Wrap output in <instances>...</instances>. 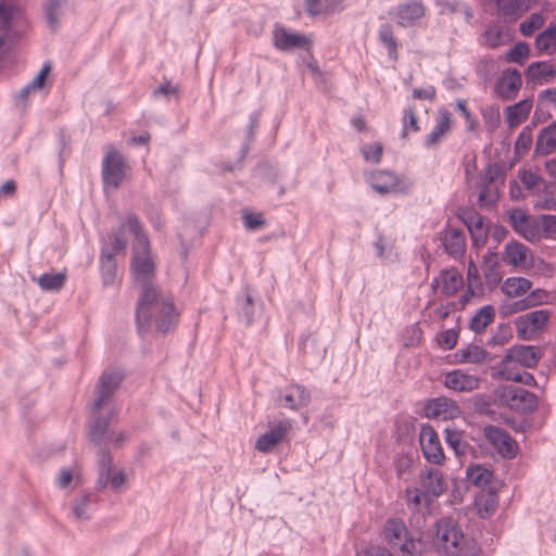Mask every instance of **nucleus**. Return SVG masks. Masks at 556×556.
Masks as SVG:
<instances>
[{"label":"nucleus","instance_id":"nucleus-44","mask_svg":"<svg viewBox=\"0 0 556 556\" xmlns=\"http://www.w3.org/2000/svg\"><path fill=\"white\" fill-rule=\"evenodd\" d=\"M459 363H481L486 358V352L478 345H468L455 354Z\"/></svg>","mask_w":556,"mask_h":556},{"label":"nucleus","instance_id":"nucleus-31","mask_svg":"<svg viewBox=\"0 0 556 556\" xmlns=\"http://www.w3.org/2000/svg\"><path fill=\"white\" fill-rule=\"evenodd\" d=\"M114 417H116V413L111 412L106 417L99 415L92 420L89 429V438L96 445H101L106 441L108 427Z\"/></svg>","mask_w":556,"mask_h":556},{"label":"nucleus","instance_id":"nucleus-40","mask_svg":"<svg viewBox=\"0 0 556 556\" xmlns=\"http://www.w3.org/2000/svg\"><path fill=\"white\" fill-rule=\"evenodd\" d=\"M66 0H48L45 4V13L49 27L52 30L58 29L60 20L63 15V8Z\"/></svg>","mask_w":556,"mask_h":556},{"label":"nucleus","instance_id":"nucleus-23","mask_svg":"<svg viewBox=\"0 0 556 556\" xmlns=\"http://www.w3.org/2000/svg\"><path fill=\"white\" fill-rule=\"evenodd\" d=\"M528 84L547 83L556 76V66L549 61H538L528 65L525 72Z\"/></svg>","mask_w":556,"mask_h":556},{"label":"nucleus","instance_id":"nucleus-42","mask_svg":"<svg viewBox=\"0 0 556 556\" xmlns=\"http://www.w3.org/2000/svg\"><path fill=\"white\" fill-rule=\"evenodd\" d=\"M492 477V471L482 466L469 467L467 469L468 481L482 490H486L488 485L491 483Z\"/></svg>","mask_w":556,"mask_h":556},{"label":"nucleus","instance_id":"nucleus-29","mask_svg":"<svg viewBox=\"0 0 556 556\" xmlns=\"http://www.w3.org/2000/svg\"><path fill=\"white\" fill-rule=\"evenodd\" d=\"M498 504L497 493L491 490H481L475 498V505L481 518L492 516Z\"/></svg>","mask_w":556,"mask_h":556},{"label":"nucleus","instance_id":"nucleus-19","mask_svg":"<svg viewBox=\"0 0 556 556\" xmlns=\"http://www.w3.org/2000/svg\"><path fill=\"white\" fill-rule=\"evenodd\" d=\"M480 381L478 376L455 369L445 375L444 384L446 388L457 392H471L479 388Z\"/></svg>","mask_w":556,"mask_h":556},{"label":"nucleus","instance_id":"nucleus-10","mask_svg":"<svg viewBox=\"0 0 556 556\" xmlns=\"http://www.w3.org/2000/svg\"><path fill=\"white\" fill-rule=\"evenodd\" d=\"M292 420L285 418L270 426L268 431L260 435L255 442V450L261 453L271 452L279 443L283 442L292 430Z\"/></svg>","mask_w":556,"mask_h":556},{"label":"nucleus","instance_id":"nucleus-36","mask_svg":"<svg viewBox=\"0 0 556 556\" xmlns=\"http://www.w3.org/2000/svg\"><path fill=\"white\" fill-rule=\"evenodd\" d=\"M532 287L529 279L523 277H509L502 285V291L511 298L527 293Z\"/></svg>","mask_w":556,"mask_h":556},{"label":"nucleus","instance_id":"nucleus-62","mask_svg":"<svg viewBox=\"0 0 556 556\" xmlns=\"http://www.w3.org/2000/svg\"><path fill=\"white\" fill-rule=\"evenodd\" d=\"M453 308H454V304L453 303H447L445 305L441 304L440 306L435 307L432 311L430 316L433 319L444 320V319H446L450 316V313L453 311Z\"/></svg>","mask_w":556,"mask_h":556},{"label":"nucleus","instance_id":"nucleus-15","mask_svg":"<svg viewBox=\"0 0 556 556\" xmlns=\"http://www.w3.org/2000/svg\"><path fill=\"white\" fill-rule=\"evenodd\" d=\"M498 15L506 23H515L530 9L539 4L540 0H493Z\"/></svg>","mask_w":556,"mask_h":556},{"label":"nucleus","instance_id":"nucleus-43","mask_svg":"<svg viewBox=\"0 0 556 556\" xmlns=\"http://www.w3.org/2000/svg\"><path fill=\"white\" fill-rule=\"evenodd\" d=\"M379 40L387 47L388 55L391 60H397V41L393 35L392 26L382 24L378 30Z\"/></svg>","mask_w":556,"mask_h":556},{"label":"nucleus","instance_id":"nucleus-27","mask_svg":"<svg viewBox=\"0 0 556 556\" xmlns=\"http://www.w3.org/2000/svg\"><path fill=\"white\" fill-rule=\"evenodd\" d=\"M404 500L407 508L413 513H420L428 509L433 498L422 489L410 486L406 488Z\"/></svg>","mask_w":556,"mask_h":556},{"label":"nucleus","instance_id":"nucleus-53","mask_svg":"<svg viewBox=\"0 0 556 556\" xmlns=\"http://www.w3.org/2000/svg\"><path fill=\"white\" fill-rule=\"evenodd\" d=\"M523 316L526 317L528 323L531 324L535 331L542 330L545 327L549 317L548 312L545 309L533 311L528 314H525Z\"/></svg>","mask_w":556,"mask_h":556},{"label":"nucleus","instance_id":"nucleus-3","mask_svg":"<svg viewBox=\"0 0 556 556\" xmlns=\"http://www.w3.org/2000/svg\"><path fill=\"white\" fill-rule=\"evenodd\" d=\"M126 224L121 223L119 227L108 236V242L101 248L100 273L104 286H113L117 281V263L115 256L125 253L127 240L125 238Z\"/></svg>","mask_w":556,"mask_h":556},{"label":"nucleus","instance_id":"nucleus-6","mask_svg":"<svg viewBox=\"0 0 556 556\" xmlns=\"http://www.w3.org/2000/svg\"><path fill=\"white\" fill-rule=\"evenodd\" d=\"M504 180V172L496 163L489 164L480 175L476 187L479 189L478 205L492 208L500 199L497 180Z\"/></svg>","mask_w":556,"mask_h":556},{"label":"nucleus","instance_id":"nucleus-35","mask_svg":"<svg viewBox=\"0 0 556 556\" xmlns=\"http://www.w3.org/2000/svg\"><path fill=\"white\" fill-rule=\"evenodd\" d=\"M112 462L111 453L106 448H101L98 462L99 477L96 483L98 490H103L108 486L109 473L113 470Z\"/></svg>","mask_w":556,"mask_h":556},{"label":"nucleus","instance_id":"nucleus-64","mask_svg":"<svg viewBox=\"0 0 556 556\" xmlns=\"http://www.w3.org/2000/svg\"><path fill=\"white\" fill-rule=\"evenodd\" d=\"M542 228L547 235L556 233V216L555 215H542Z\"/></svg>","mask_w":556,"mask_h":556},{"label":"nucleus","instance_id":"nucleus-8","mask_svg":"<svg viewBox=\"0 0 556 556\" xmlns=\"http://www.w3.org/2000/svg\"><path fill=\"white\" fill-rule=\"evenodd\" d=\"M126 162L124 155L111 149L102 161V181L104 186L117 189L126 177Z\"/></svg>","mask_w":556,"mask_h":556},{"label":"nucleus","instance_id":"nucleus-61","mask_svg":"<svg viewBox=\"0 0 556 556\" xmlns=\"http://www.w3.org/2000/svg\"><path fill=\"white\" fill-rule=\"evenodd\" d=\"M506 379L510 381L521 382L523 384H534L535 379L533 375L528 371L517 372V374H506Z\"/></svg>","mask_w":556,"mask_h":556},{"label":"nucleus","instance_id":"nucleus-54","mask_svg":"<svg viewBox=\"0 0 556 556\" xmlns=\"http://www.w3.org/2000/svg\"><path fill=\"white\" fill-rule=\"evenodd\" d=\"M458 341V331L455 329H447L442 331L438 337V343L444 350H452L456 346Z\"/></svg>","mask_w":556,"mask_h":556},{"label":"nucleus","instance_id":"nucleus-63","mask_svg":"<svg viewBox=\"0 0 556 556\" xmlns=\"http://www.w3.org/2000/svg\"><path fill=\"white\" fill-rule=\"evenodd\" d=\"M435 88L428 86L427 88H415L413 90V97L417 100H433L435 98Z\"/></svg>","mask_w":556,"mask_h":556},{"label":"nucleus","instance_id":"nucleus-30","mask_svg":"<svg viewBox=\"0 0 556 556\" xmlns=\"http://www.w3.org/2000/svg\"><path fill=\"white\" fill-rule=\"evenodd\" d=\"M556 151V123L543 128L536 139L535 153L548 155Z\"/></svg>","mask_w":556,"mask_h":556},{"label":"nucleus","instance_id":"nucleus-21","mask_svg":"<svg viewBox=\"0 0 556 556\" xmlns=\"http://www.w3.org/2000/svg\"><path fill=\"white\" fill-rule=\"evenodd\" d=\"M311 402V392L301 384L289 386L279 397V405L291 410H299Z\"/></svg>","mask_w":556,"mask_h":556},{"label":"nucleus","instance_id":"nucleus-17","mask_svg":"<svg viewBox=\"0 0 556 556\" xmlns=\"http://www.w3.org/2000/svg\"><path fill=\"white\" fill-rule=\"evenodd\" d=\"M541 358L540 350L530 345H515L509 349L502 361L503 367L510 363H518L527 368L538 365Z\"/></svg>","mask_w":556,"mask_h":556},{"label":"nucleus","instance_id":"nucleus-13","mask_svg":"<svg viewBox=\"0 0 556 556\" xmlns=\"http://www.w3.org/2000/svg\"><path fill=\"white\" fill-rule=\"evenodd\" d=\"M509 224L516 232L529 241H535L541 237L539 224L521 208H513L508 215Z\"/></svg>","mask_w":556,"mask_h":556},{"label":"nucleus","instance_id":"nucleus-25","mask_svg":"<svg viewBox=\"0 0 556 556\" xmlns=\"http://www.w3.org/2000/svg\"><path fill=\"white\" fill-rule=\"evenodd\" d=\"M452 114L446 109H440L435 125L425 140V147L431 148L443 140L451 131Z\"/></svg>","mask_w":556,"mask_h":556},{"label":"nucleus","instance_id":"nucleus-12","mask_svg":"<svg viewBox=\"0 0 556 556\" xmlns=\"http://www.w3.org/2000/svg\"><path fill=\"white\" fill-rule=\"evenodd\" d=\"M459 218L467 226L473 245L483 247L489 235L485 217L472 208H465L459 213Z\"/></svg>","mask_w":556,"mask_h":556},{"label":"nucleus","instance_id":"nucleus-9","mask_svg":"<svg viewBox=\"0 0 556 556\" xmlns=\"http://www.w3.org/2000/svg\"><path fill=\"white\" fill-rule=\"evenodd\" d=\"M124 379L123 374L119 370H104L99 378L97 386L98 396L93 401L92 412L99 414L101 408L109 403L115 391Z\"/></svg>","mask_w":556,"mask_h":556},{"label":"nucleus","instance_id":"nucleus-37","mask_svg":"<svg viewBox=\"0 0 556 556\" xmlns=\"http://www.w3.org/2000/svg\"><path fill=\"white\" fill-rule=\"evenodd\" d=\"M96 503V496L91 493L83 494L73 502L72 511L77 520L90 519V510Z\"/></svg>","mask_w":556,"mask_h":556},{"label":"nucleus","instance_id":"nucleus-52","mask_svg":"<svg viewBox=\"0 0 556 556\" xmlns=\"http://www.w3.org/2000/svg\"><path fill=\"white\" fill-rule=\"evenodd\" d=\"M243 226L248 231H256L266 225V220L261 213L243 212L242 214Z\"/></svg>","mask_w":556,"mask_h":556},{"label":"nucleus","instance_id":"nucleus-33","mask_svg":"<svg viewBox=\"0 0 556 556\" xmlns=\"http://www.w3.org/2000/svg\"><path fill=\"white\" fill-rule=\"evenodd\" d=\"M441 292L446 295L455 294L463 286V276L455 269L443 270L440 275Z\"/></svg>","mask_w":556,"mask_h":556},{"label":"nucleus","instance_id":"nucleus-26","mask_svg":"<svg viewBox=\"0 0 556 556\" xmlns=\"http://www.w3.org/2000/svg\"><path fill=\"white\" fill-rule=\"evenodd\" d=\"M425 14V7L420 1H409L397 7L396 16L403 27L412 26Z\"/></svg>","mask_w":556,"mask_h":556},{"label":"nucleus","instance_id":"nucleus-55","mask_svg":"<svg viewBox=\"0 0 556 556\" xmlns=\"http://www.w3.org/2000/svg\"><path fill=\"white\" fill-rule=\"evenodd\" d=\"M362 152L366 161L377 164L382 157L383 148L380 143L375 142L366 144Z\"/></svg>","mask_w":556,"mask_h":556},{"label":"nucleus","instance_id":"nucleus-57","mask_svg":"<svg viewBox=\"0 0 556 556\" xmlns=\"http://www.w3.org/2000/svg\"><path fill=\"white\" fill-rule=\"evenodd\" d=\"M515 324L518 337L522 340H529L536 332L523 315L519 316Z\"/></svg>","mask_w":556,"mask_h":556},{"label":"nucleus","instance_id":"nucleus-46","mask_svg":"<svg viewBox=\"0 0 556 556\" xmlns=\"http://www.w3.org/2000/svg\"><path fill=\"white\" fill-rule=\"evenodd\" d=\"M14 15L12 4L0 2V47L4 43V37L10 28Z\"/></svg>","mask_w":556,"mask_h":556},{"label":"nucleus","instance_id":"nucleus-14","mask_svg":"<svg viewBox=\"0 0 556 556\" xmlns=\"http://www.w3.org/2000/svg\"><path fill=\"white\" fill-rule=\"evenodd\" d=\"M273 43L278 50L291 51L308 48L311 40L305 35L289 31L286 27L276 25L273 30Z\"/></svg>","mask_w":556,"mask_h":556},{"label":"nucleus","instance_id":"nucleus-18","mask_svg":"<svg viewBox=\"0 0 556 556\" xmlns=\"http://www.w3.org/2000/svg\"><path fill=\"white\" fill-rule=\"evenodd\" d=\"M442 245L446 254L459 260L466 251V237L462 229L445 228L440 232Z\"/></svg>","mask_w":556,"mask_h":556},{"label":"nucleus","instance_id":"nucleus-1","mask_svg":"<svg viewBox=\"0 0 556 556\" xmlns=\"http://www.w3.org/2000/svg\"><path fill=\"white\" fill-rule=\"evenodd\" d=\"M124 223L126 230L135 236L131 271L134 280L142 287L136 312L138 332L143 336L150 330L152 324L162 334L172 332L177 326L179 315L172 300L162 298L153 285L155 262L151 255L149 237L136 214H129Z\"/></svg>","mask_w":556,"mask_h":556},{"label":"nucleus","instance_id":"nucleus-5","mask_svg":"<svg viewBox=\"0 0 556 556\" xmlns=\"http://www.w3.org/2000/svg\"><path fill=\"white\" fill-rule=\"evenodd\" d=\"M495 399L513 410L523 414L533 413L538 408V397L534 393L517 386H501L495 390Z\"/></svg>","mask_w":556,"mask_h":556},{"label":"nucleus","instance_id":"nucleus-50","mask_svg":"<svg viewBox=\"0 0 556 556\" xmlns=\"http://www.w3.org/2000/svg\"><path fill=\"white\" fill-rule=\"evenodd\" d=\"M530 49L526 42H517L507 53L505 60L522 64L529 58Z\"/></svg>","mask_w":556,"mask_h":556},{"label":"nucleus","instance_id":"nucleus-58","mask_svg":"<svg viewBox=\"0 0 556 556\" xmlns=\"http://www.w3.org/2000/svg\"><path fill=\"white\" fill-rule=\"evenodd\" d=\"M484 38L489 47L496 48L502 43L503 31L500 27H490L484 31Z\"/></svg>","mask_w":556,"mask_h":556},{"label":"nucleus","instance_id":"nucleus-16","mask_svg":"<svg viewBox=\"0 0 556 556\" xmlns=\"http://www.w3.org/2000/svg\"><path fill=\"white\" fill-rule=\"evenodd\" d=\"M522 78L518 70H505L495 85L497 96L503 100H514L521 88Z\"/></svg>","mask_w":556,"mask_h":556},{"label":"nucleus","instance_id":"nucleus-60","mask_svg":"<svg viewBox=\"0 0 556 556\" xmlns=\"http://www.w3.org/2000/svg\"><path fill=\"white\" fill-rule=\"evenodd\" d=\"M126 476L123 470H118L114 472L112 470L111 473H109V483L110 488L114 491H117L122 488V485L125 483Z\"/></svg>","mask_w":556,"mask_h":556},{"label":"nucleus","instance_id":"nucleus-20","mask_svg":"<svg viewBox=\"0 0 556 556\" xmlns=\"http://www.w3.org/2000/svg\"><path fill=\"white\" fill-rule=\"evenodd\" d=\"M421 489L427 492L433 500L442 495L447 483L442 471L438 468H429L419 476Z\"/></svg>","mask_w":556,"mask_h":556},{"label":"nucleus","instance_id":"nucleus-48","mask_svg":"<svg viewBox=\"0 0 556 556\" xmlns=\"http://www.w3.org/2000/svg\"><path fill=\"white\" fill-rule=\"evenodd\" d=\"M545 20L541 13H532L520 26V33L523 36H531L535 30L543 27Z\"/></svg>","mask_w":556,"mask_h":556},{"label":"nucleus","instance_id":"nucleus-59","mask_svg":"<svg viewBox=\"0 0 556 556\" xmlns=\"http://www.w3.org/2000/svg\"><path fill=\"white\" fill-rule=\"evenodd\" d=\"M533 303L534 302L531 301V300L521 299V300L514 301V302L505 305L503 307V309H505V314L517 313V312L525 311V309H527L529 307H532Z\"/></svg>","mask_w":556,"mask_h":556},{"label":"nucleus","instance_id":"nucleus-4","mask_svg":"<svg viewBox=\"0 0 556 556\" xmlns=\"http://www.w3.org/2000/svg\"><path fill=\"white\" fill-rule=\"evenodd\" d=\"M384 539L392 547L397 548L402 556H417L420 554V540H415L405 522L400 518H390L383 528Z\"/></svg>","mask_w":556,"mask_h":556},{"label":"nucleus","instance_id":"nucleus-34","mask_svg":"<svg viewBox=\"0 0 556 556\" xmlns=\"http://www.w3.org/2000/svg\"><path fill=\"white\" fill-rule=\"evenodd\" d=\"M535 48L539 53L553 54L556 50V25L551 23L547 28L535 38Z\"/></svg>","mask_w":556,"mask_h":556},{"label":"nucleus","instance_id":"nucleus-2","mask_svg":"<svg viewBox=\"0 0 556 556\" xmlns=\"http://www.w3.org/2000/svg\"><path fill=\"white\" fill-rule=\"evenodd\" d=\"M435 551L440 556H478L476 542L464 535L460 527L452 519L437 522Z\"/></svg>","mask_w":556,"mask_h":556},{"label":"nucleus","instance_id":"nucleus-38","mask_svg":"<svg viewBox=\"0 0 556 556\" xmlns=\"http://www.w3.org/2000/svg\"><path fill=\"white\" fill-rule=\"evenodd\" d=\"M528 248L520 242H510L505 245L503 260L510 265L523 264L527 260Z\"/></svg>","mask_w":556,"mask_h":556},{"label":"nucleus","instance_id":"nucleus-7","mask_svg":"<svg viewBox=\"0 0 556 556\" xmlns=\"http://www.w3.org/2000/svg\"><path fill=\"white\" fill-rule=\"evenodd\" d=\"M486 443L504 459L517 456L519 446L517 441L504 429L489 425L483 428Z\"/></svg>","mask_w":556,"mask_h":556},{"label":"nucleus","instance_id":"nucleus-41","mask_svg":"<svg viewBox=\"0 0 556 556\" xmlns=\"http://www.w3.org/2000/svg\"><path fill=\"white\" fill-rule=\"evenodd\" d=\"M65 281V273H46L37 279L38 286L43 291H60Z\"/></svg>","mask_w":556,"mask_h":556},{"label":"nucleus","instance_id":"nucleus-11","mask_svg":"<svg viewBox=\"0 0 556 556\" xmlns=\"http://www.w3.org/2000/svg\"><path fill=\"white\" fill-rule=\"evenodd\" d=\"M419 443L424 457L434 465H442L445 455L438 433L430 425H422L419 432Z\"/></svg>","mask_w":556,"mask_h":556},{"label":"nucleus","instance_id":"nucleus-51","mask_svg":"<svg viewBox=\"0 0 556 556\" xmlns=\"http://www.w3.org/2000/svg\"><path fill=\"white\" fill-rule=\"evenodd\" d=\"M513 338V330L508 324L498 325L496 331L489 340V344L493 346H502L509 342Z\"/></svg>","mask_w":556,"mask_h":556},{"label":"nucleus","instance_id":"nucleus-47","mask_svg":"<svg viewBox=\"0 0 556 556\" xmlns=\"http://www.w3.org/2000/svg\"><path fill=\"white\" fill-rule=\"evenodd\" d=\"M483 122L490 131L495 130L501 123L500 108L497 105H486L481 110Z\"/></svg>","mask_w":556,"mask_h":556},{"label":"nucleus","instance_id":"nucleus-22","mask_svg":"<svg viewBox=\"0 0 556 556\" xmlns=\"http://www.w3.org/2000/svg\"><path fill=\"white\" fill-rule=\"evenodd\" d=\"M371 188L381 194L399 191V178L390 170H375L368 177Z\"/></svg>","mask_w":556,"mask_h":556},{"label":"nucleus","instance_id":"nucleus-28","mask_svg":"<svg viewBox=\"0 0 556 556\" xmlns=\"http://www.w3.org/2000/svg\"><path fill=\"white\" fill-rule=\"evenodd\" d=\"M532 109V100L525 99L506 108L505 118L509 128H515L525 122Z\"/></svg>","mask_w":556,"mask_h":556},{"label":"nucleus","instance_id":"nucleus-45","mask_svg":"<svg viewBox=\"0 0 556 556\" xmlns=\"http://www.w3.org/2000/svg\"><path fill=\"white\" fill-rule=\"evenodd\" d=\"M255 306L251 294L245 293L238 299V314L242 321L250 326L254 321Z\"/></svg>","mask_w":556,"mask_h":556},{"label":"nucleus","instance_id":"nucleus-49","mask_svg":"<svg viewBox=\"0 0 556 556\" xmlns=\"http://www.w3.org/2000/svg\"><path fill=\"white\" fill-rule=\"evenodd\" d=\"M403 129H402V138H406L407 136V132L410 130V131H419L420 130V127H419V124H418V118H417V115H416V112H415V108H407L404 110L403 112Z\"/></svg>","mask_w":556,"mask_h":556},{"label":"nucleus","instance_id":"nucleus-39","mask_svg":"<svg viewBox=\"0 0 556 556\" xmlns=\"http://www.w3.org/2000/svg\"><path fill=\"white\" fill-rule=\"evenodd\" d=\"M444 440L450 448L457 456L466 455L468 443L464 440L463 431L454 428H446L444 431Z\"/></svg>","mask_w":556,"mask_h":556},{"label":"nucleus","instance_id":"nucleus-56","mask_svg":"<svg viewBox=\"0 0 556 556\" xmlns=\"http://www.w3.org/2000/svg\"><path fill=\"white\" fill-rule=\"evenodd\" d=\"M532 144V134L529 129L525 128L518 135L515 142V151L518 154L526 153Z\"/></svg>","mask_w":556,"mask_h":556},{"label":"nucleus","instance_id":"nucleus-32","mask_svg":"<svg viewBox=\"0 0 556 556\" xmlns=\"http://www.w3.org/2000/svg\"><path fill=\"white\" fill-rule=\"evenodd\" d=\"M494 319L495 308L492 305H484L472 316L469 328L477 334L482 333Z\"/></svg>","mask_w":556,"mask_h":556},{"label":"nucleus","instance_id":"nucleus-24","mask_svg":"<svg viewBox=\"0 0 556 556\" xmlns=\"http://www.w3.org/2000/svg\"><path fill=\"white\" fill-rule=\"evenodd\" d=\"M429 417L439 419H452L459 415L460 410L458 405L446 397H437L429 402L426 407Z\"/></svg>","mask_w":556,"mask_h":556}]
</instances>
